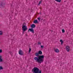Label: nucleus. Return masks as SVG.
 <instances>
[{"label":"nucleus","mask_w":73,"mask_h":73,"mask_svg":"<svg viewBox=\"0 0 73 73\" xmlns=\"http://www.w3.org/2000/svg\"><path fill=\"white\" fill-rule=\"evenodd\" d=\"M35 56L38 57H35L34 60L36 62H37L39 64H41V62H44V55L39 56L38 52H36L35 54Z\"/></svg>","instance_id":"f257e3e1"},{"label":"nucleus","mask_w":73,"mask_h":73,"mask_svg":"<svg viewBox=\"0 0 73 73\" xmlns=\"http://www.w3.org/2000/svg\"><path fill=\"white\" fill-rule=\"evenodd\" d=\"M22 30L23 31V35L25 32L27 31L28 30V28H27V27L26 26V23H24L22 25Z\"/></svg>","instance_id":"f03ea898"},{"label":"nucleus","mask_w":73,"mask_h":73,"mask_svg":"<svg viewBox=\"0 0 73 73\" xmlns=\"http://www.w3.org/2000/svg\"><path fill=\"white\" fill-rule=\"evenodd\" d=\"M32 72L34 73H42L41 71L37 67L34 68L32 70Z\"/></svg>","instance_id":"7ed1b4c3"},{"label":"nucleus","mask_w":73,"mask_h":73,"mask_svg":"<svg viewBox=\"0 0 73 73\" xmlns=\"http://www.w3.org/2000/svg\"><path fill=\"white\" fill-rule=\"evenodd\" d=\"M19 54H20V55H21V56H22V55H24V52H23V51L20 50H19Z\"/></svg>","instance_id":"20e7f679"},{"label":"nucleus","mask_w":73,"mask_h":73,"mask_svg":"<svg viewBox=\"0 0 73 73\" xmlns=\"http://www.w3.org/2000/svg\"><path fill=\"white\" fill-rule=\"evenodd\" d=\"M66 50L67 51V52H69V51L70 50V46H67L66 47Z\"/></svg>","instance_id":"39448f33"},{"label":"nucleus","mask_w":73,"mask_h":73,"mask_svg":"<svg viewBox=\"0 0 73 73\" xmlns=\"http://www.w3.org/2000/svg\"><path fill=\"white\" fill-rule=\"evenodd\" d=\"M29 31H30V32H31L32 33H35V32H34V30H33V29L32 28L31 29H29Z\"/></svg>","instance_id":"423d86ee"},{"label":"nucleus","mask_w":73,"mask_h":73,"mask_svg":"<svg viewBox=\"0 0 73 73\" xmlns=\"http://www.w3.org/2000/svg\"><path fill=\"white\" fill-rule=\"evenodd\" d=\"M31 28H35V27H36V25L34 24H33L31 25Z\"/></svg>","instance_id":"0eeeda50"},{"label":"nucleus","mask_w":73,"mask_h":73,"mask_svg":"<svg viewBox=\"0 0 73 73\" xmlns=\"http://www.w3.org/2000/svg\"><path fill=\"white\" fill-rule=\"evenodd\" d=\"M54 51L56 53H58L59 52V50H58V49H56L55 50H54Z\"/></svg>","instance_id":"6e6552de"},{"label":"nucleus","mask_w":73,"mask_h":73,"mask_svg":"<svg viewBox=\"0 0 73 73\" xmlns=\"http://www.w3.org/2000/svg\"><path fill=\"white\" fill-rule=\"evenodd\" d=\"M33 23L35 24H37V23H38V21H37V20H34V21L33 22Z\"/></svg>","instance_id":"1a4fd4ad"},{"label":"nucleus","mask_w":73,"mask_h":73,"mask_svg":"<svg viewBox=\"0 0 73 73\" xmlns=\"http://www.w3.org/2000/svg\"><path fill=\"white\" fill-rule=\"evenodd\" d=\"M38 53L39 54H42V52L41 51H39L38 52Z\"/></svg>","instance_id":"9d476101"},{"label":"nucleus","mask_w":73,"mask_h":73,"mask_svg":"<svg viewBox=\"0 0 73 73\" xmlns=\"http://www.w3.org/2000/svg\"><path fill=\"white\" fill-rule=\"evenodd\" d=\"M2 56H0V62H2L3 61V59H2Z\"/></svg>","instance_id":"9b49d317"},{"label":"nucleus","mask_w":73,"mask_h":73,"mask_svg":"<svg viewBox=\"0 0 73 73\" xmlns=\"http://www.w3.org/2000/svg\"><path fill=\"white\" fill-rule=\"evenodd\" d=\"M60 42H61V45H62V44H63V43H64V42L62 40H60Z\"/></svg>","instance_id":"f8f14e48"},{"label":"nucleus","mask_w":73,"mask_h":73,"mask_svg":"<svg viewBox=\"0 0 73 73\" xmlns=\"http://www.w3.org/2000/svg\"><path fill=\"white\" fill-rule=\"evenodd\" d=\"M55 1H57V2H58V3H60L61 1V0H55Z\"/></svg>","instance_id":"ddd939ff"},{"label":"nucleus","mask_w":73,"mask_h":73,"mask_svg":"<svg viewBox=\"0 0 73 73\" xmlns=\"http://www.w3.org/2000/svg\"><path fill=\"white\" fill-rule=\"evenodd\" d=\"M3 32L2 31H0V35H3Z\"/></svg>","instance_id":"4468645a"},{"label":"nucleus","mask_w":73,"mask_h":73,"mask_svg":"<svg viewBox=\"0 0 73 73\" xmlns=\"http://www.w3.org/2000/svg\"><path fill=\"white\" fill-rule=\"evenodd\" d=\"M42 2V1H40L38 5H40V4H41V3Z\"/></svg>","instance_id":"2eb2a0df"},{"label":"nucleus","mask_w":73,"mask_h":73,"mask_svg":"<svg viewBox=\"0 0 73 73\" xmlns=\"http://www.w3.org/2000/svg\"><path fill=\"white\" fill-rule=\"evenodd\" d=\"M38 19L39 21H42V19Z\"/></svg>","instance_id":"dca6fc26"},{"label":"nucleus","mask_w":73,"mask_h":73,"mask_svg":"<svg viewBox=\"0 0 73 73\" xmlns=\"http://www.w3.org/2000/svg\"><path fill=\"white\" fill-rule=\"evenodd\" d=\"M31 48H30L29 49V53H30V52H31Z\"/></svg>","instance_id":"f3484780"},{"label":"nucleus","mask_w":73,"mask_h":73,"mask_svg":"<svg viewBox=\"0 0 73 73\" xmlns=\"http://www.w3.org/2000/svg\"><path fill=\"white\" fill-rule=\"evenodd\" d=\"M62 33H65V30H64V29H62Z\"/></svg>","instance_id":"a211bd4d"},{"label":"nucleus","mask_w":73,"mask_h":73,"mask_svg":"<svg viewBox=\"0 0 73 73\" xmlns=\"http://www.w3.org/2000/svg\"><path fill=\"white\" fill-rule=\"evenodd\" d=\"M38 45H41V42H38Z\"/></svg>","instance_id":"6ab92c4d"},{"label":"nucleus","mask_w":73,"mask_h":73,"mask_svg":"<svg viewBox=\"0 0 73 73\" xmlns=\"http://www.w3.org/2000/svg\"><path fill=\"white\" fill-rule=\"evenodd\" d=\"M3 68L1 66H0V70H1V69H3Z\"/></svg>","instance_id":"aec40b11"},{"label":"nucleus","mask_w":73,"mask_h":73,"mask_svg":"<svg viewBox=\"0 0 73 73\" xmlns=\"http://www.w3.org/2000/svg\"><path fill=\"white\" fill-rule=\"evenodd\" d=\"M40 48H44V46H43L41 45V46H40Z\"/></svg>","instance_id":"412c9836"},{"label":"nucleus","mask_w":73,"mask_h":73,"mask_svg":"<svg viewBox=\"0 0 73 73\" xmlns=\"http://www.w3.org/2000/svg\"><path fill=\"white\" fill-rule=\"evenodd\" d=\"M2 50L0 49V53H2Z\"/></svg>","instance_id":"4be33fe9"},{"label":"nucleus","mask_w":73,"mask_h":73,"mask_svg":"<svg viewBox=\"0 0 73 73\" xmlns=\"http://www.w3.org/2000/svg\"><path fill=\"white\" fill-rule=\"evenodd\" d=\"M36 17H37V15H35L34 17L35 18H36Z\"/></svg>","instance_id":"5701e85b"},{"label":"nucleus","mask_w":73,"mask_h":73,"mask_svg":"<svg viewBox=\"0 0 73 73\" xmlns=\"http://www.w3.org/2000/svg\"><path fill=\"white\" fill-rule=\"evenodd\" d=\"M10 54H11V55H12V52H11V51L10 52Z\"/></svg>","instance_id":"b1692460"},{"label":"nucleus","mask_w":73,"mask_h":73,"mask_svg":"<svg viewBox=\"0 0 73 73\" xmlns=\"http://www.w3.org/2000/svg\"><path fill=\"white\" fill-rule=\"evenodd\" d=\"M40 18H41L40 17H38V18L37 19H40Z\"/></svg>","instance_id":"393cba45"},{"label":"nucleus","mask_w":73,"mask_h":73,"mask_svg":"<svg viewBox=\"0 0 73 73\" xmlns=\"http://www.w3.org/2000/svg\"><path fill=\"white\" fill-rule=\"evenodd\" d=\"M0 5H3V4H0Z\"/></svg>","instance_id":"a878e982"},{"label":"nucleus","mask_w":73,"mask_h":73,"mask_svg":"<svg viewBox=\"0 0 73 73\" xmlns=\"http://www.w3.org/2000/svg\"><path fill=\"white\" fill-rule=\"evenodd\" d=\"M10 36H13V35H12V34H10Z\"/></svg>","instance_id":"bb28decb"},{"label":"nucleus","mask_w":73,"mask_h":73,"mask_svg":"<svg viewBox=\"0 0 73 73\" xmlns=\"http://www.w3.org/2000/svg\"><path fill=\"white\" fill-rule=\"evenodd\" d=\"M26 36H28V35H27V34H26Z\"/></svg>","instance_id":"cd10ccee"},{"label":"nucleus","mask_w":73,"mask_h":73,"mask_svg":"<svg viewBox=\"0 0 73 73\" xmlns=\"http://www.w3.org/2000/svg\"><path fill=\"white\" fill-rule=\"evenodd\" d=\"M50 31H51V32H53V31L52 30H51Z\"/></svg>","instance_id":"c85d7f7f"},{"label":"nucleus","mask_w":73,"mask_h":73,"mask_svg":"<svg viewBox=\"0 0 73 73\" xmlns=\"http://www.w3.org/2000/svg\"><path fill=\"white\" fill-rule=\"evenodd\" d=\"M12 4L11 5V6H12Z\"/></svg>","instance_id":"c756f323"},{"label":"nucleus","mask_w":73,"mask_h":73,"mask_svg":"<svg viewBox=\"0 0 73 73\" xmlns=\"http://www.w3.org/2000/svg\"><path fill=\"white\" fill-rule=\"evenodd\" d=\"M15 15H16V14H15Z\"/></svg>","instance_id":"7c9ffc66"},{"label":"nucleus","mask_w":73,"mask_h":73,"mask_svg":"<svg viewBox=\"0 0 73 73\" xmlns=\"http://www.w3.org/2000/svg\"><path fill=\"white\" fill-rule=\"evenodd\" d=\"M3 8H4V7H3Z\"/></svg>","instance_id":"2f4dec72"}]
</instances>
